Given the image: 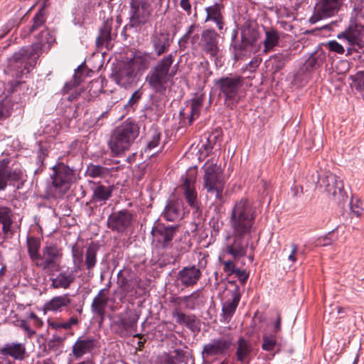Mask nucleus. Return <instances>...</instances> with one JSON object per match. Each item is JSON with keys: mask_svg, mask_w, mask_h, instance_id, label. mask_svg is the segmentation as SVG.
<instances>
[{"mask_svg": "<svg viewBox=\"0 0 364 364\" xmlns=\"http://www.w3.org/2000/svg\"><path fill=\"white\" fill-rule=\"evenodd\" d=\"M139 134L138 125L127 119L112 132L108 146L114 156H120L129 150Z\"/></svg>", "mask_w": 364, "mask_h": 364, "instance_id": "nucleus-1", "label": "nucleus"}, {"mask_svg": "<svg viewBox=\"0 0 364 364\" xmlns=\"http://www.w3.org/2000/svg\"><path fill=\"white\" fill-rule=\"evenodd\" d=\"M244 81L242 76L233 74H229L214 80V85L218 92V97L224 101L227 107L233 108L240 102Z\"/></svg>", "mask_w": 364, "mask_h": 364, "instance_id": "nucleus-2", "label": "nucleus"}, {"mask_svg": "<svg viewBox=\"0 0 364 364\" xmlns=\"http://www.w3.org/2000/svg\"><path fill=\"white\" fill-rule=\"evenodd\" d=\"M173 61L174 54L169 53L160 59L147 74L146 82L155 92H164L167 82L174 76L175 73L170 72Z\"/></svg>", "mask_w": 364, "mask_h": 364, "instance_id": "nucleus-3", "label": "nucleus"}, {"mask_svg": "<svg viewBox=\"0 0 364 364\" xmlns=\"http://www.w3.org/2000/svg\"><path fill=\"white\" fill-rule=\"evenodd\" d=\"M255 217V210L250 201L241 199L235 204L232 210L231 227L232 230L251 232Z\"/></svg>", "mask_w": 364, "mask_h": 364, "instance_id": "nucleus-4", "label": "nucleus"}, {"mask_svg": "<svg viewBox=\"0 0 364 364\" xmlns=\"http://www.w3.org/2000/svg\"><path fill=\"white\" fill-rule=\"evenodd\" d=\"M204 169L203 188L210 195L215 196L220 203L223 202L224 183L220 178L221 169L215 163L206 162Z\"/></svg>", "mask_w": 364, "mask_h": 364, "instance_id": "nucleus-5", "label": "nucleus"}, {"mask_svg": "<svg viewBox=\"0 0 364 364\" xmlns=\"http://www.w3.org/2000/svg\"><path fill=\"white\" fill-rule=\"evenodd\" d=\"M251 232L232 230V233L226 237L223 252L230 255L234 260H237L246 255Z\"/></svg>", "mask_w": 364, "mask_h": 364, "instance_id": "nucleus-6", "label": "nucleus"}, {"mask_svg": "<svg viewBox=\"0 0 364 364\" xmlns=\"http://www.w3.org/2000/svg\"><path fill=\"white\" fill-rule=\"evenodd\" d=\"M337 38L346 41L350 46L347 48L346 55H350L352 50L358 52L364 48V26L351 18L346 28L338 33Z\"/></svg>", "mask_w": 364, "mask_h": 364, "instance_id": "nucleus-7", "label": "nucleus"}, {"mask_svg": "<svg viewBox=\"0 0 364 364\" xmlns=\"http://www.w3.org/2000/svg\"><path fill=\"white\" fill-rule=\"evenodd\" d=\"M51 174V191L56 196L64 194L70 187L74 179L73 171L64 164H58L53 166Z\"/></svg>", "mask_w": 364, "mask_h": 364, "instance_id": "nucleus-8", "label": "nucleus"}, {"mask_svg": "<svg viewBox=\"0 0 364 364\" xmlns=\"http://www.w3.org/2000/svg\"><path fill=\"white\" fill-rule=\"evenodd\" d=\"M151 13L152 8L148 0H131L129 22L124 28H134L137 31L149 21Z\"/></svg>", "mask_w": 364, "mask_h": 364, "instance_id": "nucleus-9", "label": "nucleus"}, {"mask_svg": "<svg viewBox=\"0 0 364 364\" xmlns=\"http://www.w3.org/2000/svg\"><path fill=\"white\" fill-rule=\"evenodd\" d=\"M62 257V250L56 245H47L42 250L41 258L36 262V266L50 274L59 269Z\"/></svg>", "mask_w": 364, "mask_h": 364, "instance_id": "nucleus-10", "label": "nucleus"}, {"mask_svg": "<svg viewBox=\"0 0 364 364\" xmlns=\"http://www.w3.org/2000/svg\"><path fill=\"white\" fill-rule=\"evenodd\" d=\"M233 346V339L230 336H220L211 339L203 347L202 355L204 358L230 355Z\"/></svg>", "mask_w": 364, "mask_h": 364, "instance_id": "nucleus-11", "label": "nucleus"}, {"mask_svg": "<svg viewBox=\"0 0 364 364\" xmlns=\"http://www.w3.org/2000/svg\"><path fill=\"white\" fill-rule=\"evenodd\" d=\"M318 183L321 187L333 197L338 203L345 202L347 195L343 189V183L339 177L331 173H327L322 177L317 175Z\"/></svg>", "mask_w": 364, "mask_h": 364, "instance_id": "nucleus-12", "label": "nucleus"}, {"mask_svg": "<svg viewBox=\"0 0 364 364\" xmlns=\"http://www.w3.org/2000/svg\"><path fill=\"white\" fill-rule=\"evenodd\" d=\"M134 219V214L132 211L127 209H122L114 211L109 215L107 225L113 232L123 234L131 227Z\"/></svg>", "mask_w": 364, "mask_h": 364, "instance_id": "nucleus-13", "label": "nucleus"}, {"mask_svg": "<svg viewBox=\"0 0 364 364\" xmlns=\"http://www.w3.org/2000/svg\"><path fill=\"white\" fill-rule=\"evenodd\" d=\"M343 0H318L310 22L315 23L319 20L334 16L339 11Z\"/></svg>", "mask_w": 364, "mask_h": 364, "instance_id": "nucleus-14", "label": "nucleus"}, {"mask_svg": "<svg viewBox=\"0 0 364 364\" xmlns=\"http://www.w3.org/2000/svg\"><path fill=\"white\" fill-rule=\"evenodd\" d=\"M178 230L177 226H166L158 224L152 228V234L156 241L161 244L163 249H168L172 246V240Z\"/></svg>", "mask_w": 364, "mask_h": 364, "instance_id": "nucleus-15", "label": "nucleus"}, {"mask_svg": "<svg viewBox=\"0 0 364 364\" xmlns=\"http://www.w3.org/2000/svg\"><path fill=\"white\" fill-rule=\"evenodd\" d=\"M183 182L181 186L187 203L196 210L199 209L198 194L195 188L196 173L182 177Z\"/></svg>", "mask_w": 364, "mask_h": 364, "instance_id": "nucleus-16", "label": "nucleus"}, {"mask_svg": "<svg viewBox=\"0 0 364 364\" xmlns=\"http://www.w3.org/2000/svg\"><path fill=\"white\" fill-rule=\"evenodd\" d=\"M43 49V42H35L28 47L20 49L17 53L14 54L12 58L16 62L28 60L31 66L36 63L37 59Z\"/></svg>", "mask_w": 364, "mask_h": 364, "instance_id": "nucleus-17", "label": "nucleus"}, {"mask_svg": "<svg viewBox=\"0 0 364 364\" xmlns=\"http://www.w3.org/2000/svg\"><path fill=\"white\" fill-rule=\"evenodd\" d=\"M218 37L213 29H206L201 33V48L212 58L216 57L219 51Z\"/></svg>", "mask_w": 364, "mask_h": 364, "instance_id": "nucleus-18", "label": "nucleus"}, {"mask_svg": "<svg viewBox=\"0 0 364 364\" xmlns=\"http://www.w3.org/2000/svg\"><path fill=\"white\" fill-rule=\"evenodd\" d=\"M100 347L99 341L93 337H79L72 348V352L76 359L90 353L94 349Z\"/></svg>", "mask_w": 364, "mask_h": 364, "instance_id": "nucleus-19", "label": "nucleus"}, {"mask_svg": "<svg viewBox=\"0 0 364 364\" xmlns=\"http://www.w3.org/2000/svg\"><path fill=\"white\" fill-rule=\"evenodd\" d=\"M150 41L153 51L157 57L167 53L171 43L169 34L164 31H155L151 35Z\"/></svg>", "mask_w": 364, "mask_h": 364, "instance_id": "nucleus-20", "label": "nucleus"}, {"mask_svg": "<svg viewBox=\"0 0 364 364\" xmlns=\"http://www.w3.org/2000/svg\"><path fill=\"white\" fill-rule=\"evenodd\" d=\"M183 203L180 198H170L164 208L162 216L168 221H175L183 218Z\"/></svg>", "mask_w": 364, "mask_h": 364, "instance_id": "nucleus-21", "label": "nucleus"}, {"mask_svg": "<svg viewBox=\"0 0 364 364\" xmlns=\"http://www.w3.org/2000/svg\"><path fill=\"white\" fill-rule=\"evenodd\" d=\"M202 275L201 271L195 265L185 267L181 269L177 276L178 280L182 286L193 287L197 284Z\"/></svg>", "mask_w": 364, "mask_h": 364, "instance_id": "nucleus-22", "label": "nucleus"}, {"mask_svg": "<svg viewBox=\"0 0 364 364\" xmlns=\"http://www.w3.org/2000/svg\"><path fill=\"white\" fill-rule=\"evenodd\" d=\"M26 349L23 343L11 342L5 343L0 348V355L11 357L16 360H23L26 358Z\"/></svg>", "mask_w": 364, "mask_h": 364, "instance_id": "nucleus-23", "label": "nucleus"}, {"mask_svg": "<svg viewBox=\"0 0 364 364\" xmlns=\"http://www.w3.org/2000/svg\"><path fill=\"white\" fill-rule=\"evenodd\" d=\"M136 74L134 68L126 63L116 71L113 75V79L121 87L127 88L135 82Z\"/></svg>", "mask_w": 364, "mask_h": 364, "instance_id": "nucleus-24", "label": "nucleus"}, {"mask_svg": "<svg viewBox=\"0 0 364 364\" xmlns=\"http://www.w3.org/2000/svg\"><path fill=\"white\" fill-rule=\"evenodd\" d=\"M252 350L251 342L244 337H240L237 341L235 351L237 360L242 363L250 364Z\"/></svg>", "mask_w": 364, "mask_h": 364, "instance_id": "nucleus-25", "label": "nucleus"}, {"mask_svg": "<svg viewBox=\"0 0 364 364\" xmlns=\"http://www.w3.org/2000/svg\"><path fill=\"white\" fill-rule=\"evenodd\" d=\"M240 300V294L238 292L237 289H235L233 291H231V297L225 301L223 304L222 318L225 322L228 323L230 321L232 316L235 312Z\"/></svg>", "mask_w": 364, "mask_h": 364, "instance_id": "nucleus-26", "label": "nucleus"}, {"mask_svg": "<svg viewBox=\"0 0 364 364\" xmlns=\"http://www.w3.org/2000/svg\"><path fill=\"white\" fill-rule=\"evenodd\" d=\"M203 101V95L198 96L192 100L189 106L180 112V114L183 119L188 118L189 124H191L193 120L199 117Z\"/></svg>", "mask_w": 364, "mask_h": 364, "instance_id": "nucleus-27", "label": "nucleus"}, {"mask_svg": "<svg viewBox=\"0 0 364 364\" xmlns=\"http://www.w3.org/2000/svg\"><path fill=\"white\" fill-rule=\"evenodd\" d=\"M71 304V299L68 294L53 296L43 305L46 311H62L63 308Z\"/></svg>", "mask_w": 364, "mask_h": 364, "instance_id": "nucleus-28", "label": "nucleus"}, {"mask_svg": "<svg viewBox=\"0 0 364 364\" xmlns=\"http://www.w3.org/2000/svg\"><path fill=\"white\" fill-rule=\"evenodd\" d=\"M93 192L92 199L95 202H105L112 196L113 187L105 186L100 183L90 182Z\"/></svg>", "mask_w": 364, "mask_h": 364, "instance_id": "nucleus-29", "label": "nucleus"}, {"mask_svg": "<svg viewBox=\"0 0 364 364\" xmlns=\"http://www.w3.org/2000/svg\"><path fill=\"white\" fill-rule=\"evenodd\" d=\"M151 56L148 53L138 52L134 54L127 63L134 68V70L144 71L147 70L151 63Z\"/></svg>", "mask_w": 364, "mask_h": 364, "instance_id": "nucleus-30", "label": "nucleus"}, {"mask_svg": "<svg viewBox=\"0 0 364 364\" xmlns=\"http://www.w3.org/2000/svg\"><path fill=\"white\" fill-rule=\"evenodd\" d=\"M223 6L220 4H215L213 6L205 8L207 16L205 21H213L215 23L218 30L222 33L224 27L223 16L221 14Z\"/></svg>", "mask_w": 364, "mask_h": 364, "instance_id": "nucleus-31", "label": "nucleus"}, {"mask_svg": "<svg viewBox=\"0 0 364 364\" xmlns=\"http://www.w3.org/2000/svg\"><path fill=\"white\" fill-rule=\"evenodd\" d=\"M50 280L53 288L66 289L74 282L75 275L73 271L62 272L56 277L51 278Z\"/></svg>", "mask_w": 364, "mask_h": 364, "instance_id": "nucleus-32", "label": "nucleus"}, {"mask_svg": "<svg viewBox=\"0 0 364 364\" xmlns=\"http://www.w3.org/2000/svg\"><path fill=\"white\" fill-rule=\"evenodd\" d=\"M265 38L263 41L264 49L263 53H267L272 51L279 41L280 36L277 30L274 28L265 29Z\"/></svg>", "mask_w": 364, "mask_h": 364, "instance_id": "nucleus-33", "label": "nucleus"}, {"mask_svg": "<svg viewBox=\"0 0 364 364\" xmlns=\"http://www.w3.org/2000/svg\"><path fill=\"white\" fill-rule=\"evenodd\" d=\"M235 58L239 60L245 56H249L252 52L253 45L247 43L241 39L240 42L231 43Z\"/></svg>", "mask_w": 364, "mask_h": 364, "instance_id": "nucleus-34", "label": "nucleus"}, {"mask_svg": "<svg viewBox=\"0 0 364 364\" xmlns=\"http://www.w3.org/2000/svg\"><path fill=\"white\" fill-rule=\"evenodd\" d=\"M48 0H43V4L39 8L38 12L36 14L34 17L33 18V24L29 28V33L34 32L38 28L44 25L46 21V8L47 6V1Z\"/></svg>", "mask_w": 364, "mask_h": 364, "instance_id": "nucleus-35", "label": "nucleus"}, {"mask_svg": "<svg viewBox=\"0 0 364 364\" xmlns=\"http://www.w3.org/2000/svg\"><path fill=\"white\" fill-rule=\"evenodd\" d=\"M326 60L324 53H317L316 55L309 57L304 64V69L306 72L311 73L317 70Z\"/></svg>", "mask_w": 364, "mask_h": 364, "instance_id": "nucleus-36", "label": "nucleus"}, {"mask_svg": "<svg viewBox=\"0 0 364 364\" xmlns=\"http://www.w3.org/2000/svg\"><path fill=\"white\" fill-rule=\"evenodd\" d=\"M108 304V299L95 297L91 304L92 312L100 318V323L105 320V309Z\"/></svg>", "mask_w": 364, "mask_h": 364, "instance_id": "nucleus-37", "label": "nucleus"}, {"mask_svg": "<svg viewBox=\"0 0 364 364\" xmlns=\"http://www.w3.org/2000/svg\"><path fill=\"white\" fill-rule=\"evenodd\" d=\"M28 255L31 259L36 263L41 258V242L34 237H28L26 241Z\"/></svg>", "mask_w": 364, "mask_h": 364, "instance_id": "nucleus-38", "label": "nucleus"}, {"mask_svg": "<svg viewBox=\"0 0 364 364\" xmlns=\"http://www.w3.org/2000/svg\"><path fill=\"white\" fill-rule=\"evenodd\" d=\"M111 30V23L108 21H105L102 26L100 28V34L96 40L98 46L105 45L107 46L109 45L112 40Z\"/></svg>", "mask_w": 364, "mask_h": 364, "instance_id": "nucleus-39", "label": "nucleus"}, {"mask_svg": "<svg viewBox=\"0 0 364 364\" xmlns=\"http://www.w3.org/2000/svg\"><path fill=\"white\" fill-rule=\"evenodd\" d=\"M110 174V169L100 165L90 164L87 167L86 176L91 178H105Z\"/></svg>", "mask_w": 364, "mask_h": 364, "instance_id": "nucleus-40", "label": "nucleus"}, {"mask_svg": "<svg viewBox=\"0 0 364 364\" xmlns=\"http://www.w3.org/2000/svg\"><path fill=\"white\" fill-rule=\"evenodd\" d=\"M291 55L289 50H284L281 53L274 54L271 57L273 60V67L275 71H279L284 68L285 64L291 60Z\"/></svg>", "mask_w": 364, "mask_h": 364, "instance_id": "nucleus-41", "label": "nucleus"}, {"mask_svg": "<svg viewBox=\"0 0 364 364\" xmlns=\"http://www.w3.org/2000/svg\"><path fill=\"white\" fill-rule=\"evenodd\" d=\"M97 252V247L94 244L90 245L86 249L85 264L88 272H90L96 265Z\"/></svg>", "mask_w": 364, "mask_h": 364, "instance_id": "nucleus-42", "label": "nucleus"}, {"mask_svg": "<svg viewBox=\"0 0 364 364\" xmlns=\"http://www.w3.org/2000/svg\"><path fill=\"white\" fill-rule=\"evenodd\" d=\"M21 176L22 172L19 169H14L9 174L0 173V191L5 190L8 181L11 183L18 181L21 179Z\"/></svg>", "mask_w": 364, "mask_h": 364, "instance_id": "nucleus-43", "label": "nucleus"}, {"mask_svg": "<svg viewBox=\"0 0 364 364\" xmlns=\"http://www.w3.org/2000/svg\"><path fill=\"white\" fill-rule=\"evenodd\" d=\"M201 298V292L200 290L193 291L188 296H185L181 298V300L185 303L187 309H195L196 306H199Z\"/></svg>", "mask_w": 364, "mask_h": 364, "instance_id": "nucleus-44", "label": "nucleus"}, {"mask_svg": "<svg viewBox=\"0 0 364 364\" xmlns=\"http://www.w3.org/2000/svg\"><path fill=\"white\" fill-rule=\"evenodd\" d=\"M173 316L179 324H185L187 327H192L195 325L196 316L194 315H186L176 309L173 312Z\"/></svg>", "mask_w": 364, "mask_h": 364, "instance_id": "nucleus-45", "label": "nucleus"}, {"mask_svg": "<svg viewBox=\"0 0 364 364\" xmlns=\"http://www.w3.org/2000/svg\"><path fill=\"white\" fill-rule=\"evenodd\" d=\"M75 271H81L83 267V251L77 245H73L72 248Z\"/></svg>", "mask_w": 364, "mask_h": 364, "instance_id": "nucleus-46", "label": "nucleus"}, {"mask_svg": "<svg viewBox=\"0 0 364 364\" xmlns=\"http://www.w3.org/2000/svg\"><path fill=\"white\" fill-rule=\"evenodd\" d=\"M55 41V36L50 33L48 29L43 30L41 32L36 39V42H43L44 49L47 46V49H49L50 46Z\"/></svg>", "mask_w": 364, "mask_h": 364, "instance_id": "nucleus-47", "label": "nucleus"}, {"mask_svg": "<svg viewBox=\"0 0 364 364\" xmlns=\"http://www.w3.org/2000/svg\"><path fill=\"white\" fill-rule=\"evenodd\" d=\"M262 348L265 351H272L277 343L276 336L274 334H264L262 336Z\"/></svg>", "mask_w": 364, "mask_h": 364, "instance_id": "nucleus-48", "label": "nucleus"}, {"mask_svg": "<svg viewBox=\"0 0 364 364\" xmlns=\"http://www.w3.org/2000/svg\"><path fill=\"white\" fill-rule=\"evenodd\" d=\"M241 37L243 41L254 46L258 39V33L254 28H247L242 31Z\"/></svg>", "mask_w": 364, "mask_h": 364, "instance_id": "nucleus-49", "label": "nucleus"}, {"mask_svg": "<svg viewBox=\"0 0 364 364\" xmlns=\"http://www.w3.org/2000/svg\"><path fill=\"white\" fill-rule=\"evenodd\" d=\"M14 105L10 99H6L3 101L2 104L0 105V119L6 118L11 114Z\"/></svg>", "mask_w": 364, "mask_h": 364, "instance_id": "nucleus-50", "label": "nucleus"}, {"mask_svg": "<svg viewBox=\"0 0 364 364\" xmlns=\"http://www.w3.org/2000/svg\"><path fill=\"white\" fill-rule=\"evenodd\" d=\"M353 82L355 89L362 94H364V71L358 72L353 77Z\"/></svg>", "mask_w": 364, "mask_h": 364, "instance_id": "nucleus-51", "label": "nucleus"}, {"mask_svg": "<svg viewBox=\"0 0 364 364\" xmlns=\"http://www.w3.org/2000/svg\"><path fill=\"white\" fill-rule=\"evenodd\" d=\"M119 284L120 288L125 294L131 293L134 291L133 282L130 279H128L127 278H122L119 280Z\"/></svg>", "mask_w": 364, "mask_h": 364, "instance_id": "nucleus-52", "label": "nucleus"}, {"mask_svg": "<svg viewBox=\"0 0 364 364\" xmlns=\"http://www.w3.org/2000/svg\"><path fill=\"white\" fill-rule=\"evenodd\" d=\"M219 135L217 134H211L207 138V141L202 145V147L206 150L207 152L210 151L216 144Z\"/></svg>", "mask_w": 364, "mask_h": 364, "instance_id": "nucleus-53", "label": "nucleus"}, {"mask_svg": "<svg viewBox=\"0 0 364 364\" xmlns=\"http://www.w3.org/2000/svg\"><path fill=\"white\" fill-rule=\"evenodd\" d=\"M326 47L330 51L336 53L338 54H343L345 53L344 47L338 43L336 41H330L327 43Z\"/></svg>", "mask_w": 364, "mask_h": 364, "instance_id": "nucleus-54", "label": "nucleus"}, {"mask_svg": "<svg viewBox=\"0 0 364 364\" xmlns=\"http://www.w3.org/2000/svg\"><path fill=\"white\" fill-rule=\"evenodd\" d=\"M350 208L352 212L359 217L362 215L363 208L362 207V202L359 199L354 200L353 198L350 201Z\"/></svg>", "mask_w": 364, "mask_h": 364, "instance_id": "nucleus-55", "label": "nucleus"}, {"mask_svg": "<svg viewBox=\"0 0 364 364\" xmlns=\"http://www.w3.org/2000/svg\"><path fill=\"white\" fill-rule=\"evenodd\" d=\"M12 220L11 210L8 207L0 206V223H3Z\"/></svg>", "mask_w": 364, "mask_h": 364, "instance_id": "nucleus-56", "label": "nucleus"}, {"mask_svg": "<svg viewBox=\"0 0 364 364\" xmlns=\"http://www.w3.org/2000/svg\"><path fill=\"white\" fill-rule=\"evenodd\" d=\"M159 141H160V134H154L152 139L148 142L146 147L144 149L145 152L151 151V149L156 147L159 145Z\"/></svg>", "mask_w": 364, "mask_h": 364, "instance_id": "nucleus-57", "label": "nucleus"}, {"mask_svg": "<svg viewBox=\"0 0 364 364\" xmlns=\"http://www.w3.org/2000/svg\"><path fill=\"white\" fill-rule=\"evenodd\" d=\"M85 69V66L83 65H80L77 70H75V73L73 75V85L77 86L78 85L80 82L82 80V71Z\"/></svg>", "mask_w": 364, "mask_h": 364, "instance_id": "nucleus-58", "label": "nucleus"}, {"mask_svg": "<svg viewBox=\"0 0 364 364\" xmlns=\"http://www.w3.org/2000/svg\"><path fill=\"white\" fill-rule=\"evenodd\" d=\"M179 6L187 16H191L193 14L192 4L190 0H180Z\"/></svg>", "mask_w": 364, "mask_h": 364, "instance_id": "nucleus-59", "label": "nucleus"}, {"mask_svg": "<svg viewBox=\"0 0 364 364\" xmlns=\"http://www.w3.org/2000/svg\"><path fill=\"white\" fill-rule=\"evenodd\" d=\"M142 92L140 89L136 90L132 95L131 98L129 100L127 106L133 107L136 105L141 97Z\"/></svg>", "mask_w": 364, "mask_h": 364, "instance_id": "nucleus-60", "label": "nucleus"}, {"mask_svg": "<svg viewBox=\"0 0 364 364\" xmlns=\"http://www.w3.org/2000/svg\"><path fill=\"white\" fill-rule=\"evenodd\" d=\"M9 162L10 161L8 159H4L0 161V173L9 174L13 171V170H11L8 168Z\"/></svg>", "mask_w": 364, "mask_h": 364, "instance_id": "nucleus-61", "label": "nucleus"}, {"mask_svg": "<svg viewBox=\"0 0 364 364\" xmlns=\"http://www.w3.org/2000/svg\"><path fill=\"white\" fill-rule=\"evenodd\" d=\"M222 264H223V270L225 272L234 273L237 269L233 260L223 261Z\"/></svg>", "mask_w": 364, "mask_h": 364, "instance_id": "nucleus-62", "label": "nucleus"}, {"mask_svg": "<svg viewBox=\"0 0 364 364\" xmlns=\"http://www.w3.org/2000/svg\"><path fill=\"white\" fill-rule=\"evenodd\" d=\"M169 354L173 358V360L176 361V364L178 362H181L184 356V353L181 349H175L172 353Z\"/></svg>", "mask_w": 364, "mask_h": 364, "instance_id": "nucleus-63", "label": "nucleus"}, {"mask_svg": "<svg viewBox=\"0 0 364 364\" xmlns=\"http://www.w3.org/2000/svg\"><path fill=\"white\" fill-rule=\"evenodd\" d=\"M160 363L161 364H176V361L169 353H164L160 357Z\"/></svg>", "mask_w": 364, "mask_h": 364, "instance_id": "nucleus-64", "label": "nucleus"}]
</instances>
